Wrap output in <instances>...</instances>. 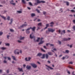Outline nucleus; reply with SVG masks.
Segmentation results:
<instances>
[{
  "instance_id": "obj_1",
  "label": "nucleus",
  "mask_w": 75,
  "mask_h": 75,
  "mask_svg": "<svg viewBox=\"0 0 75 75\" xmlns=\"http://www.w3.org/2000/svg\"><path fill=\"white\" fill-rule=\"evenodd\" d=\"M19 51L18 50L16 49L14 51V53L15 54H19L20 52H18Z\"/></svg>"
},
{
  "instance_id": "obj_2",
  "label": "nucleus",
  "mask_w": 75,
  "mask_h": 75,
  "mask_svg": "<svg viewBox=\"0 0 75 75\" xmlns=\"http://www.w3.org/2000/svg\"><path fill=\"white\" fill-rule=\"evenodd\" d=\"M30 65L33 67V68H37V65L34 63H31Z\"/></svg>"
},
{
  "instance_id": "obj_3",
  "label": "nucleus",
  "mask_w": 75,
  "mask_h": 75,
  "mask_svg": "<svg viewBox=\"0 0 75 75\" xmlns=\"http://www.w3.org/2000/svg\"><path fill=\"white\" fill-rule=\"evenodd\" d=\"M37 3H45V1H40L39 0H37Z\"/></svg>"
},
{
  "instance_id": "obj_4",
  "label": "nucleus",
  "mask_w": 75,
  "mask_h": 75,
  "mask_svg": "<svg viewBox=\"0 0 75 75\" xmlns=\"http://www.w3.org/2000/svg\"><path fill=\"white\" fill-rule=\"evenodd\" d=\"M48 30L49 31H50V32H52V33H53V32L55 31V30H53L52 29L50 28H49L48 29Z\"/></svg>"
},
{
  "instance_id": "obj_5",
  "label": "nucleus",
  "mask_w": 75,
  "mask_h": 75,
  "mask_svg": "<svg viewBox=\"0 0 75 75\" xmlns=\"http://www.w3.org/2000/svg\"><path fill=\"white\" fill-rule=\"evenodd\" d=\"M30 30V28H29L26 30L27 34H30V32L29 31Z\"/></svg>"
},
{
  "instance_id": "obj_6",
  "label": "nucleus",
  "mask_w": 75,
  "mask_h": 75,
  "mask_svg": "<svg viewBox=\"0 0 75 75\" xmlns=\"http://www.w3.org/2000/svg\"><path fill=\"white\" fill-rule=\"evenodd\" d=\"M27 24H23L20 27H19V28H23V27H25V26H27Z\"/></svg>"
},
{
  "instance_id": "obj_7",
  "label": "nucleus",
  "mask_w": 75,
  "mask_h": 75,
  "mask_svg": "<svg viewBox=\"0 0 75 75\" xmlns=\"http://www.w3.org/2000/svg\"><path fill=\"white\" fill-rule=\"evenodd\" d=\"M43 38H41V40H40V42L39 43V45H40V44H42V43L44 42V41H42V40H43Z\"/></svg>"
},
{
  "instance_id": "obj_8",
  "label": "nucleus",
  "mask_w": 75,
  "mask_h": 75,
  "mask_svg": "<svg viewBox=\"0 0 75 75\" xmlns=\"http://www.w3.org/2000/svg\"><path fill=\"white\" fill-rule=\"evenodd\" d=\"M13 2H14V1L12 0L11 1H10V3H11V4H12V5H16V3H13Z\"/></svg>"
},
{
  "instance_id": "obj_9",
  "label": "nucleus",
  "mask_w": 75,
  "mask_h": 75,
  "mask_svg": "<svg viewBox=\"0 0 75 75\" xmlns=\"http://www.w3.org/2000/svg\"><path fill=\"white\" fill-rule=\"evenodd\" d=\"M26 68L27 69L30 70L31 69V66L27 65Z\"/></svg>"
},
{
  "instance_id": "obj_10",
  "label": "nucleus",
  "mask_w": 75,
  "mask_h": 75,
  "mask_svg": "<svg viewBox=\"0 0 75 75\" xmlns=\"http://www.w3.org/2000/svg\"><path fill=\"white\" fill-rule=\"evenodd\" d=\"M30 28V29H32V31H35V27H34L33 28H31V27L29 28Z\"/></svg>"
},
{
  "instance_id": "obj_11",
  "label": "nucleus",
  "mask_w": 75,
  "mask_h": 75,
  "mask_svg": "<svg viewBox=\"0 0 75 75\" xmlns=\"http://www.w3.org/2000/svg\"><path fill=\"white\" fill-rule=\"evenodd\" d=\"M71 39V38H69L68 39L66 38H64L63 39V41H68L69 40Z\"/></svg>"
},
{
  "instance_id": "obj_12",
  "label": "nucleus",
  "mask_w": 75,
  "mask_h": 75,
  "mask_svg": "<svg viewBox=\"0 0 75 75\" xmlns=\"http://www.w3.org/2000/svg\"><path fill=\"white\" fill-rule=\"evenodd\" d=\"M18 70H19V71L20 72H23V69L22 68H18Z\"/></svg>"
},
{
  "instance_id": "obj_13",
  "label": "nucleus",
  "mask_w": 75,
  "mask_h": 75,
  "mask_svg": "<svg viewBox=\"0 0 75 75\" xmlns=\"http://www.w3.org/2000/svg\"><path fill=\"white\" fill-rule=\"evenodd\" d=\"M31 57H28V58H25V60L26 61H30L31 59Z\"/></svg>"
},
{
  "instance_id": "obj_14",
  "label": "nucleus",
  "mask_w": 75,
  "mask_h": 75,
  "mask_svg": "<svg viewBox=\"0 0 75 75\" xmlns=\"http://www.w3.org/2000/svg\"><path fill=\"white\" fill-rule=\"evenodd\" d=\"M42 55V53H38L37 55V56H39V57H40V56H41Z\"/></svg>"
},
{
  "instance_id": "obj_15",
  "label": "nucleus",
  "mask_w": 75,
  "mask_h": 75,
  "mask_svg": "<svg viewBox=\"0 0 75 75\" xmlns=\"http://www.w3.org/2000/svg\"><path fill=\"white\" fill-rule=\"evenodd\" d=\"M46 67H48L50 69H53V68H52L51 67H50L49 66H48L47 65H46Z\"/></svg>"
},
{
  "instance_id": "obj_16",
  "label": "nucleus",
  "mask_w": 75,
  "mask_h": 75,
  "mask_svg": "<svg viewBox=\"0 0 75 75\" xmlns=\"http://www.w3.org/2000/svg\"><path fill=\"white\" fill-rule=\"evenodd\" d=\"M1 17H2V18H3L4 20H6V17H4V16H1Z\"/></svg>"
},
{
  "instance_id": "obj_17",
  "label": "nucleus",
  "mask_w": 75,
  "mask_h": 75,
  "mask_svg": "<svg viewBox=\"0 0 75 75\" xmlns=\"http://www.w3.org/2000/svg\"><path fill=\"white\" fill-rule=\"evenodd\" d=\"M48 54L50 55H53V54H52L51 52H48Z\"/></svg>"
},
{
  "instance_id": "obj_18",
  "label": "nucleus",
  "mask_w": 75,
  "mask_h": 75,
  "mask_svg": "<svg viewBox=\"0 0 75 75\" xmlns=\"http://www.w3.org/2000/svg\"><path fill=\"white\" fill-rule=\"evenodd\" d=\"M13 19H11V22L9 23V24H11L13 23Z\"/></svg>"
},
{
  "instance_id": "obj_19",
  "label": "nucleus",
  "mask_w": 75,
  "mask_h": 75,
  "mask_svg": "<svg viewBox=\"0 0 75 75\" xmlns=\"http://www.w3.org/2000/svg\"><path fill=\"white\" fill-rule=\"evenodd\" d=\"M42 59H44L45 58V54H43L42 57H41Z\"/></svg>"
},
{
  "instance_id": "obj_20",
  "label": "nucleus",
  "mask_w": 75,
  "mask_h": 75,
  "mask_svg": "<svg viewBox=\"0 0 75 75\" xmlns=\"http://www.w3.org/2000/svg\"><path fill=\"white\" fill-rule=\"evenodd\" d=\"M46 27L45 28V29H46L47 28V27L49 26V24H47L46 25Z\"/></svg>"
},
{
  "instance_id": "obj_21",
  "label": "nucleus",
  "mask_w": 75,
  "mask_h": 75,
  "mask_svg": "<svg viewBox=\"0 0 75 75\" xmlns=\"http://www.w3.org/2000/svg\"><path fill=\"white\" fill-rule=\"evenodd\" d=\"M35 16V13H32L31 14V17H34V16Z\"/></svg>"
},
{
  "instance_id": "obj_22",
  "label": "nucleus",
  "mask_w": 75,
  "mask_h": 75,
  "mask_svg": "<svg viewBox=\"0 0 75 75\" xmlns=\"http://www.w3.org/2000/svg\"><path fill=\"white\" fill-rule=\"evenodd\" d=\"M32 35H31V34H30V38H34V36H32Z\"/></svg>"
},
{
  "instance_id": "obj_23",
  "label": "nucleus",
  "mask_w": 75,
  "mask_h": 75,
  "mask_svg": "<svg viewBox=\"0 0 75 75\" xmlns=\"http://www.w3.org/2000/svg\"><path fill=\"white\" fill-rule=\"evenodd\" d=\"M12 57H13V60H16V57H15V56H12Z\"/></svg>"
},
{
  "instance_id": "obj_24",
  "label": "nucleus",
  "mask_w": 75,
  "mask_h": 75,
  "mask_svg": "<svg viewBox=\"0 0 75 75\" xmlns=\"http://www.w3.org/2000/svg\"><path fill=\"white\" fill-rule=\"evenodd\" d=\"M22 2L24 4H25V1L24 0H22Z\"/></svg>"
},
{
  "instance_id": "obj_25",
  "label": "nucleus",
  "mask_w": 75,
  "mask_h": 75,
  "mask_svg": "<svg viewBox=\"0 0 75 75\" xmlns=\"http://www.w3.org/2000/svg\"><path fill=\"white\" fill-rule=\"evenodd\" d=\"M1 50H6V47H2L1 48Z\"/></svg>"
},
{
  "instance_id": "obj_26",
  "label": "nucleus",
  "mask_w": 75,
  "mask_h": 75,
  "mask_svg": "<svg viewBox=\"0 0 75 75\" xmlns=\"http://www.w3.org/2000/svg\"><path fill=\"white\" fill-rule=\"evenodd\" d=\"M50 24L52 25H50V26L51 27H52V26H53L52 25H53L54 24V22H51L50 23Z\"/></svg>"
},
{
  "instance_id": "obj_27",
  "label": "nucleus",
  "mask_w": 75,
  "mask_h": 75,
  "mask_svg": "<svg viewBox=\"0 0 75 75\" xmlns=\"http://www.w3.org/2000/svg\"><path fill=\"white\" fill-rule=\"evenodd\" d=\"M25 38L24 37L21 38H20V40H24V39Z\"/></svg>"
},
{
  "instance_id": "obj_28",
  "label": "nucleus",
  "mask_w": 75,
  "mask_h": 75,
  "mask_svg": "<svg viewBox=\"0 0 75 75\" xmlns=\"http://www.w3.org/2000/svg\"><path fill=\"white\" fill-rule=\"evenodd\" d=\"M38 39H37L36 40V41H37V42H39V40H40V38H38Z\"/></svg>"
},
{
  "instance_id": "obj_29",
  "label": "nucleus",
  "mask_w": 75,
  "mask_h": 75,
  "mask_svg": "<svg viewBox=\"0 0 75 75\" xmlns=\"http://www.w3.org/2000/svg\"><path fill=\"white\" fill-rule=\"evenodd\" d=\"M66 4L67 5V6H69V3L68 2H66Z\"/></svg>"
},
{
  "instance_id": "obj_30",
  "label": "nucleus",
  "mask_w": 75,
  "mask_h": 75,
  "mask_svg": "<svg viewBox=\"0 0 75 75\" xmlns=\"http://www.w3.org/2000/svg\"><path fill=\"white\" fill-rule=\"evenodd\" d=\"M10 19V17L9 16H8L7 18V20H9Z\"/></svg>"
},
{
  "instance_id": "obj_31",
  "label": "nucleus",
  "mask_w": 75,
  "mask_h": 75,
  "mask_svg": "<svg viewBox=\"0 0 75 75\" xmlns=\"http://www.w3.org/2000/svg\"><path fill=\"white\" fill-rule=\"evenodd\" d=\"M68 67V68H71V69H74V68L72 67L71 66H69Z\"/></svg>"
},
{
  "instance_id": "obj_32",
  "label": "nucleus",
  "mask_w": 75,
  "mask_h": 75,
  "mask_svg": "<svg viewBox=\"0 0 75 75\" xmlns=\"http://www.w3.org/2000/svg\"><path fill=\"white\" fill-rule=\"evenodd\" d=\"M36 11H37V12L39 13H40V10H38V9H36Z\"/></svg>"
},
{
  "instance_id": "obj_33",
  "label": "nucleus",
  "mask_w": 75,
  "mask_h": 75,
  "mask_svg": "<svg viewBox=\"0 0 75 75\" xmlns=\"http://www.w3.org/2000/svg\"><path fill=\"white\" fill-rule=\"evenodd\" d=\"M46 58H48V55L47 54H46Z\"/></svg>"
},
{
  "instance_id": "obj_34",
  "label": "nucleus",
  "mask_w": 75,
  "mask_h": 75,
  "mask_svg": "<svg viewBox=\"0 0 75 75\" xmlns=\"http://www.w3.org/2000/svg\"><path fill=\"white\" fill-rule=\"evenodd\" d=\"M38 25L39 26H41L42 25L41 23H39L38 24Z\"/></svg>"
},
{
  "instance_id": "obj_35",
  "label": "nucleus",
  "mask_w": 75,
  "mask_h": 75,
  "mask_svg": "<svg viewBox=\"0 0 75 75\" xmlns=\"http://www.w3.org/2000/svg\"><path fill=\"white\" fill-rule=\"evenodd\" d=\"M46 33L47 34H49V31H48V30H47L46 31Z\"/></svg>"
},
{
  "instance_id": "obj_36",
  "label": "nucleus",
  "mask_w": 75,
  "mask_h": 75,
  "mask_svg": "<svg viewBox=\"0 0 75 75\" xmlns=\"http://www.w3.org/2000/svg\"><path fill=\"white\" fill-rule=\"evenodd\" d=\"M18 13H22V12L20 11H17Z\"/></svg>"
},
{
  "instance_id": "obj_37",
  "label": "nucleus",
  "mask_w": 75,
  "mask_h": 75,
  "mask_svg": "<svg viewBox=\"0 0 75 75\" xmlns=\"http://www.w3.org/2000/svg\"><path fill=\"white\" fill-rule=\"evenodd\" d=\"M28 3L29 4V5H30V6H33V4H32V3H31L30 2H29Z\"/></svg>"
},
{
  "instance_id": "obj_38",
  "label": "nucleus",
  "mask_w": 75,
  "mask_h": 75,
  "mask_svg": "<svg viewBox=\"0 0 75 75\" xmlns=\"http://www.w3.org/2000/svg\"><path fill=\"white\" fill-rule=\"evenodd\" d=\"M66 52V53H67V54H68L69 53V51L68 50H66L65 51Z\"/></svg>"
},
{
  "instance_id": "obj_39",
  "label": "nucleus",
  "mask_w": 75,
  "mask_h": 75,
  "mask_svg": "<svg viewBox=\"0 0 75 75\" xmlns=\"http://www.w3.org/2000/svg\"><path fill=\"white\" fill-rule=\"evenodd\" d=\"M10 31H11V32H13V31H14V30L13 29H10Z\"/></svg>"
},
{
  "instance_id": "obj_40",
  "label": "nucleus",
  "mask_w": 75,
  "mask_h": 75,
  "mask_svg": "<svg viewBox=\"0 0 75 75\" xmlns=\"http://www.w3.org/2000/svg\"><path fill=\"white\" fill-rule=\"evenodd\" d=\"M41 50L42 51H43V52H45V51L44 50H43L41 48Z\"/></svg>"
},
{
  "instance_id": "obj_41",
  "label": "nucleus",
  "mask_w": 75,
  "mask_h": 75,
  "mask_svg": "<svg viewBox=\"0 0 75 75\" xmlns=\"http://www.w3.org/2000/svg\"><path fill=\"white\" fill-rule=\"evenodd\" d=\"M6 45V46H9V45H10V44H9V43H7Z\"/></svg>"
},
{
  "instance_id": "obj_42",
  "label": "nucleus",
  "mask_w": 75,
  "mask_h": 75,
  "mask_svg": "<svg viewBox=\"0 0 75 75\" xmlns=\"http://www.w3.org/2000/svg\"><path fill=\"white\" fill-rule=\"evenodd\" d=\"M58 42H59V44L60 45V44H61V41H60L58 40Z\"/></svg>"
},
{
  "instance_id": "obj_43",
  "label": "nucleus",
  "mask_w": 75,
  "mask_h": 75,
  "mask_svg": "<svg viewBox=\"0 0 75 75\" xmlns=\"http://www.w3.org/2000/svg\"><path fill=\"white\" fill-rule=\"evenodd\" d=\"M3 34V32H0V35H1Z\"/></svg>"
},
{
  "instance_id": "obj_44",
  "label": "nucleus",
  "mask_w": 75,
  "mask_h": 75,
  "mask_svg": "<svg viewBox=\"0 0 75 75\" xmlns=\"http://www.w3.org/2000/svg\"><path fill=\"white\" fill-rule=\"evenodd\" d=\"M6 72L7 73H9V70H7L6 71Z\"/></svg>"
},
{
  "instance_id": "obj_45",
  "label": "nucleus",
  "mask_w": 75,
  "mask_h": 75,
  "mask_svg": "<svg viewBox=\"0 0 75 75\" xmlns=\"http://www.w3.org/2000/svg\"><path fill=\"white\" fill-rule=\"evenodd\" d=\"M18 41L19 43H21V42H22L20 40H18Z\"/></svg>"
},
{
  "instance_id": "obj_46",
  "label": "nucleus",
  "mask_w": 75,
  "mask_h": 75,
  "mask_svg": "<svg viewBox=\"0 0 75 75\" xmlns=\"http://www.w3.org/2000/svg\"><path fill=\"white\" fill-rule=\"evenodd\" d=\"M8 59L9 60H10V59H11V58L9 57H8Z\"/></svg>"
},
{
  "instance_id": "obj_47",
  "label": "nucleus",
  "mask_w": 75,
  "mask_h": 75,
  "mask_svg": "<svg viewBox=\"0 0 75 75\" xmlns=\"http://www.w3.org/2000/svg\"><path fill=\"white\" fill-rule=\"evenodd\" d=\"M4 63H6L7 62V61H6V60H4Z\"/></svg>"
},
{
  "instance_id": "obj_48",
  "label": "nucleus",
  "mask_w": 75,
  "mask_h": 75,
  "mask_svg": "<svg viewBox=\"0 0 75 75\" xmlns=\"http://www.w3.org/2000/svg\"><path fill=\"white\" fill-rule=\"evenodd\" d=\"M69 64H73V62H69Z\"/></svg>"
},
{
  "instance_id": "obj_49",
  "label": "nucleus",
  "mask_w": 75,
  "mask_h": 75,
  "mask_svg": "<svg viewBox=\"0 0 75 75\" xmlns=\"http://www.w3.org/2000/svg\"><path fill=\"white\" fill-rule=\"evenodd\" d=\"M62 32H63L64 33H65V30H63V31H62Z\"/></svg>"
},
{
  "instance_id": "obj_50",
  "label": "nucleus",
  "mask_w": 75,
  "mask_h": 75,
  "mask_svg": "<svg viewBox=\"0 0 75 75\" xmlns=\"http://www.w3.org/2000/svg\"><path fill=\"white\" fill-rule=\"evenodd\" d=\"M71 12H75V11L74 10H71Z\"/></svg>"
},
{
  "instance_id": "obj_51",
  "label": "nucleus",
  "mask_w": 75,
  "mask_h": 75,
  "mask_svg": "<svg viewBox=\"0 0 75 75\" xmlns=\"http://www.w3.org/2000/svg\"><path fill=\"white\" fill-rule=\"evenodd\" d=\"M73 22L74 24H75V20H73Z\"/></svg>"
},
{
  "instance_id": "obj_52",
  "label": "nucleus",
  "mask_w": 75,
  "mask_h": 75,
  "mask_svg": "<svg viewBox=\"0 0 75 75\" xmlns=\"http://www.w3.org/2000/svg\"><path fill=\"white\" fill-rule=\"evenodd\" d=\"M50 46H52V47L54 46V45L52 44H50Z\"/></svg>"
},
{
  "instance_id": "obj_53",
  "label": "nucleus",
  "mask_w": 75,
  "mask_h": 75,
  "mask_svg": "<svg viewBox=\"0 0 75 75\" xmlns=\"http://www.w3.org/2000/svg\"><path fill=\"white\" fill-rule=\"evenodd\" d=\"M7 38L8 39H9V36L8 35H7Z\"/></svg>"
},
{
  "instance_id": "obj_54",
  "label": "nucleus",
  "mask_w": 75,
  "mask_h": 75,
  "mask_svg": "<svg viewBox=\"0 0 75 75\" xmlns=\"http://www.w3.org/2000/svg\"><path fill=\"white\" fill-rule=\"evenodd\" d=\"M44 48H45V49H47V48L46 47V46H44L43 47Z\"/></svg>"
},
{
  "instance_id": "obj_55",
  "label": "nucleus",
  "mask_w": 75,
  "mask_h": 75,
  "mask_svg": "<svg viewBox=\"0 0 75 75\" xmlns=\"http://www.w3.org/2000/svg\"><path fill=\"white\" fill-rule=\"evenodd\" d=\"M43 14L45 15V14H46V12H43Z\"/></svg>"
},
{
  "instance_id": "obj_56",
  "label": "nucleus",
  "mask_w": 75,
  "mask_h": 75,
  "mask_svg": "<svg viewBox=\"0 0 75 75\" xmlns=\"http://www.w3.org/2000/svg\"><path fill=\"white\" fill-rule=\"evenodd\" d=\"M54 51H57V49L56 48H54L53 49Z\"/></svg>"
},
{
  "instance_id": "obj_57",
  "label": "nucleus",
  "mask_w": 75,
  "mask_h": 75,
  "mask_svg": "<svg viewBox=\"0 0 75 75\" xmlns=\"http://www.w3.org/2000/svg\"><path fill=\"white\" fill-rule=\"evenodd\" d=\"M38 3H35V5H38Z\"/></svg>"
},
{
  "instance_id": "obj_58",
  "label": "nucleus",
  "mask_w": 75,
  "mask_h": 75,
  "mask_svg": "<svg viewBox=\"0 0 75 75\" xmlns=\"http://www.w3.org/2000/svg\"><path fill=\"white\" fill-rule=\"evenodd\" d=\"M50 45V43H47L46 44V45L47 46H48V45Z\"/></svg>"
},
{
  "instance_id": "obj_59",
  "label": "nucleus",
  "mask_w": 75,
  "mask_h": 75,
  "mask_svg": "<svg viewBox=\"0 0 75 75\" xmlns=\"http://www.w3.org/2000/svg\"><path fill=\"white\" fill-rule=\"evenodd\" d=\"M74 71H73L72 73V74L73 75H75V74H74Z\"/></svg>"
},
{
  "instance_id": "obj_60",
  "label": "nucleus",
  "mask_w": 75,
  "mask_h": 75,
  "mask_svg": "<svg viewBox=\"0 0 75 75\" xmlns=\"http://www.w3.org/2000/svg\"><path fill=\"white\" fill-rule=\"evenodd\" d=\"M28 10H30V9H31V8L29 7H28Z\"/></svg>"
},
{
  "instance_id": "obj_61",
  "label": "nucleus",
  "mask_w": 75,
  "mask_h": 75,
  "mask_svg": "<svg viewBox=\"0 0 75 75\" xmlns=\"http://www.w3.org/2000/svg\"><path fill=\"white\" fill-rule=\"evenodd\" d=\"M67 73H68V74H70V71H68Z\"/></svg>"
},
{
  "instance_id": "obj_62",
  "label": "nucleus",
  "mask_w": 75,
  "mask_h": 75,
  "mask_svg": "<svg viewBox=\"0 0 75 75\" xmlns=\"http://www.w3.org/2000/svg\"><path fill=\"white\" fill-rule=\"evenodd\" d=\"M56 6H59V4H56Z\"/></svg>"
},
{
  "instance_id": "obj_63",
  "label": "nucleus",
  "mask_w": 75,
  "mask_h": 75,
  "mask_svg": "<svg viewBox=\"0 0 75 75\" xmlns=\"http://www.w3.org/2000/svg\"><path fill=\"white\" fill-rule=\"evenodd\" d=\"M38 22L40 21V19H38Z\"/></svg>"
},
{
  "instance_id": "obj_64",
  "label": "nucleus",
  "mask_w": 75,
  "mask_h": 75,
  "mask_svg": "<svg viewBox=\"0 0 75 75\" xmlns=\"http://www.w3.org/2000/svg\"><path fill=\"white\" fill-rule=\"evenodd\" d=\"M20 53H21H21H22V51H21V50H20Z\"/></svg>"
}]
</instances>
